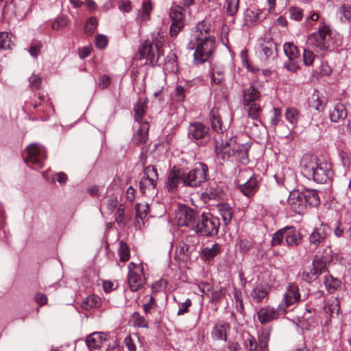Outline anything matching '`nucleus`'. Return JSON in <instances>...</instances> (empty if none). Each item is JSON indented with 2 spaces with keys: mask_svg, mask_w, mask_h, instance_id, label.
<instances>
[{
  "mask_svg": "<svg viewBox=\"0 0 351 351\" xmlns=\"http://www.w3.org/2000/svg\"><path fill=\"white\" fill-rule=\"evenodd\" d=\"M187 48L195 49L193 62L195 64H204L210 60L215 48V38L210 35L208 27L205 28L204 23L195 27Z\"/></svg>",
  "mask_w": 351,
  "mask_h": 351,
  "instance_id": "nucleus-1",
  "label": "nucleus"
},
{
  "mask_svg": "<svg viewBox=\"0 0 351 351\" xmlns=\"http://www.w3.org/2000/svg\"><path fill=\"white\" fill-rule=\"evenodd\" d=\"M302 174L312 178L315 182L324 184L330 182L333 176L332 165L326 161H319L316 157L306 155L301 161Z\"/></svg>",
  "mask_w": 351,
  "mask_h": 351,
  "instance_id": "nucleus-2",
  "label": "nucleus"
},
{
  "mask_svg": "<svg viewBox=\"0 0 351 351\" xmlns=\"http://www.w3.org/2000/svg\"><path fill=\"white\" fill-rule=\"evenodd\" d=\"M287 201L291 210L298 214L303 213L308 206H317L320 203L318 192L313 189L293 191Z\"/></svg>",
  "mask_w": 351,
  "mask_h": 351,
  "instance_id": "nucleus-3",
  "label": "nucleus"
},
{
  "mask_svg": "<svg viewBox=\"0 0 351 351\" xmlns=\"http://www.w3.org/2000/svg\"><path fill=\"white\" fill-rule=\"evenodd\" d=\"M220 221L218 217L212 214L199 215L193 230L202 237H213L217 234Z\"/></svg>",
  "mask_w": 351,
  "mask_h": 351,
  "instance_id": "nucleus-4",
  "label": "nucleus"
},
{
  "mask_svg": "<svg viewBox=\"0 0 351 351\" xmlns=\"http://www.w3.org/2000/svg\"><path fill=\"white\" fill-rule=\"evenodd\" d=\"M208 180V166L205 163L199 162L189 172L184 171L182 184L185 186L195 188L202 186Z\"/></svg>",
  "mask_w": 351,
  "mask_h": 351,
  "instance_id": "nucleus-5",
  "label": "nucleus"
},
{
  "mask_svg": "<svg viewBox=\"0 0 351 351\" xmlns=\"http://www.w3.org/2000/svg\"><path fill=\"white\" fill-rule=\"evenodd\" d=\"M331 38V29L329 26L322 23L317 32L313 33L308 38L309 45L317 48L320 51H326L329 47Z\"/></svg>",
  "mask_w": 351,
  "mask_h": 351,
  "instance_id": "nucleus-6",
  "label": "nucleus"
},
{
  "mask_svg": "<svg viewBox=\"0 0 351 351\" xmlns=\"http://www.w3.org/2000/svg\"><path fill=\"white\" fill-rule=\"evenodd\" d=\"M23 160L32 169H40L43 167L42 159L45 158L43 148L39 144L29 145L23 153Z\"/></svg>",
  "mask_w": 351,
  "mask_h": 351,
  "instance_id": "nucleus-7",
  "label": "nucleus"
},
{
  "mask_svg": "<svg viewBox=\"0 0 351 351\" xmlns=\"http://www.w3.org/2000/svg\"><path fill=\"white\" fill-rule=\"evenodd\" d=\"M188 136L199 145H204L209 141V128L200 122L190 123L188 128Z\"/></svg>",
  "mask_w": 351,
  "mask_h": 351,
  "instance_id": "nucleus-8",
  "label": "nucleus"
},
{
  "mask_svg": "<svg viewBox=\"0 0 351 351\" xmlns=\"http://www.w3.org/2000/svg\"><path fill=\"white\" fill-rule=\"evenodd\" d=\"M284 53L288 60L284 62V66L289 71L295 72L300 67V53L298 47L291 43H286L283 46Z\"/></svg>",
  "mask_w": 351,
  "mask_h": 351,
  "instance_id": "nucleus-9",
  "label": "nucleus"
},
{
  "mask_svg": "<svg viewBox=\"0 0 351 351\" xmlns=\"http://www.w3.org/2000/svg\"><path fill=\"white\" fill-rule=\"evenodd\" d=\"M128 283L129 287L132 291H137L144 284L143 270L139 265L132 262L128 265Z\"/></svg>",
  "mask_w": 351,
  "mask_h": 351,
  "instance_id": "nucleus-10",
  "label": "nucleus"
},
{
  "mask_svg": "<svg viewBox=\"0 0 351 351\" xmlns=\"http://www.w3.org/2000/svg\"><path fill=\"white\" fill-rule=\"evenodd\" d=\"M300 300V294L298 287L291 285L288 287L283 299L278 304V310L281 312V314H285L290 306L295 305Z\"/></svg>",
  "mask_w": 351,
  "mask_h": 351,
  "instance_id": "nucleus-11",
  "label": "nucleus"
},
{
  "mask_svg": "<svg viewBox=\"0 0 351 351\" xmlns=\"http://www.w3.org/2000/svg\"><path fill=\"white\" fill-rule=\"evenodd\" d=\"M199 214L191 208L180 210L177 214L178 223L180 226H188L193 230Z\"/></svg>",
  "mask_w": 351,
  "mask_h": 351,
  "instance_id": "nucleus-12",
  "label": "nucleus"
},
{
  "mask_svg": "<svg viewBox=\"0 0 351 351\" xmlns=\"http://www.w3.org/2000/svg\"><path fill=\"white\" fill-rule=\"evenodd\" d=\"M258 320L261 324H265L273 320H276L279 317L281 312L278 310V307L275 309L270 306H266L261 308L256 313Z\"/></svg>",
  "mask_w": 351,
  "mask_h": 351,
  "instance_id": "nucleus-13",
  "label": "nucleus"
},
{
  "mask_svg": "<svg viewBox=\"0 0 351 351\" xmlns=\"http://www.w3.org/2000/svg\"><path fill=\"white\" fill-rule=\"evenodd\" d=\"M138 51L141 59L146 58L151 65L156 64L159 56L156 54V50L149 41H145L140 46Z\"/></svg>",
  "mask_w": 351,
  "mask_h": 351,
  "instance_id": "nucleus-14",
  "label": "nucleus"
},
{
  "mask_svg": "<svg viewBox=\"0 0 351 351\" xmlns=\"http://www.w3.org/2000/svg\"><path fill=\"white\" fill-rule=\"evenodd\" d=\"M237 143L236 141L233 137L229 138L228 140L224 141L221 140V147H216L217 151L219 149V154L223 160L230 159L232 156L235 154Z\"/></svg>",
  "mask_w": 351,
  "mask_h": 351,
  "instance_id": "nucleus-15",
  "label": "nucleus"
},
{
  "mask_svg": "<svg viewBox=\"0 0 351 351\" xmlns=\"http://www.w3.org/2000/svg\"><path fill=\"white\" fill-rule=\"evenodd\" d=\"M184 171L176 169L174 167L169 173L166 186L170 192H174L177 190L180 182L182 183V176Z\"/></svg>",
  "mask_w": 351,
  "mask_h": 351,
  "instance_id": "nucleus-16",
  "label": "nucleus"
},
{
  "mask_svg": "<svg viewBox=\"0 0 351 351\" xmlns=\"http://www.w3.org/2000/svg\"><path fill=\"white\" fill-rule=\"evenodd\" d=\"M108 335L101 332H95L86 337V343L90 350L98 349L108 339Z\"/></svg>",
  "mask_w": 351,
  "mask_h": 351,
  "instance_id": "nucleus-17",
  "label": "nucleus"
},
{
  "mask_svg": "<svg viewBox=\"0 0 351 351\" xmlns=\"http://www.w3.org/2000/svg\"><path fill=\"white\" fill-rule=\"evenodd\" d=\"M259 55L265 60H273L277 56L276 45L273 41H267L261 44Z\"/></svg>",
  "mask_w": 351,
  "mask_h": 351,
  "instance_id": "nucleus-18",
  "label": "nucleus"
},
{
  "mask_svg": "<svg viewBox=\"0 0 351 351\" xmlns=\"http://www.w3.org/2000/svg\"><path fill=\"white\" fill-rule=\"evenodd\" d=\"M328 226L322 224L320 226L315 228L309 236V241L311 244L317 246L324 242L328 234Z\"/></svg>",
  "mask_w": 351,
  "mask_h": 351,
  "instance_id": "nucleus-19",
  "label": "nucleus"
},
{
  "mask_svg": "<svg viewBox=\"0 0 351 351\" xmlns=\"http://www.w3.org/2000/svg\"><path fill=\"white\" fill-rule=\"evenodd\" d=\"M327 103V97L321 95L318 90H315L308 99L309 106L318 112L324 111Z\"/></svg>",
  "mask_w": 351,
  "mask_h": 351,
  "instance_id": "nucleus-20",
  "label": "nucleus"
},
{
  "mask_svg": "<svg viewBox=\"0 0 351 351\" xmlns=\"http://www.w3.org/2000/svg\"><path fill=\"white\" fill-rule=\"evenodd\" d=\"M243 105L250 104L258 101L261 97V92L257 88L251 85L250 87L243 90Z\"/></svg>",
  "mask_w": 351,
  "mask_h": 351,
  "instance_id": "nucleus-21",
  "label": "nucleus"
},
{
  "mask_svg": "<svg viewBox=\"0 0 351 351\" xmlns=\"http://www.w3.org/2000/svg\"><path fill=\"white\" fill-rule=\"evenodd\" d=\"M27 3L23 0H10L6 2L4 12L12 11L14 15L21 16L25 13Z\"/></svg>",
  "mask_w": 351,
  "mask_h": 351,
  "instance_id": "nucleus-22",
  "label": "nucleus"
},
{
  "mask_svg": "<svg viewBox=\"0 0 351 351\" xmlns=\"http://www.w3.org/2000/svg\"><path fill=\"white\" fill-rule=\"evenodd\" d=\"M285 229V241L287 245L292 247L298 245L301 240L300 232L293 226H287Z\"/></svg>",
  "mask_w": 351,
  "mask_h": 351,
  "instance_id": "nucleus-23",
  "label": "nucleus"
},
{
  "mask_svg": "<svg viewBox=\"0 0 351 351\" xmlns=\"http://www.w3.org/2000/svg\"><path fill=\"white\" fill-rule=\"evenodd\" d=\"M148 99L139 97L134 108V120L141 123L147 109Z\"/></svg>",
  "mask_w": 351,
  "mask_h": 351,
  "instance_id": "nucleus-24",
  "label": "nucleus"
},
{
  "mask_svg": "<svg viewBox=\"0 0 351 351\" xmlns=\"http://www.w3.org/2000/svg\"><path fill=\"white\" fill-rule=\"evenodd\" d=\"M330 119L334 123L345 120L347 117V110L343 104L341 103L337 104L334 109L330 112Z\"/></svg>",
  "mask_w": 351,
  "mask_h": 351,
  "instance_id": "nucleus-25",
  "label": "nucleus"
},
{
  "mask_svg": "<svg viewBox=\"0 0 351 351\" xmlns=\"http://www.w3.org/2000/svg\"><path fill=\"white\" fill-rule=\"evenodd\" d=\"M327 258L322 254H316L312 262L314 274L318 276L327 271Z\"/></svg>",
  "mask_w": 351,
  "mask_h": 351,
  "instance_id": "nucleus-26",
  "label": "nucleus"
},
{
  "mask_svg": "<svg viewBox=\"0 0 351 351\" xmlns=\"http://www.w3.org/2000/svg\"><path fill=\"white\" fill-rule=\"evenodd\" d=\"M269 289L266 285H257L251 291L250 296L257 303L267 298Z\"/></svg>",
  "mask_w": 351,
  "mask_h": 351,
  "instance_id": "nucleus-27",
  "label": "nucleus"
},
{
  "mask_svg": "<svg viewBox=\"0 0 351 351\" xmlns=\"http://www.w3.org/2000/svg\"><path fill=\"white\" fill-rule=\"evenodd\" d=\"M244 346L249 351H267L257 342L256 338L251 335L249 332L243 334Z\"/></svg>",
  "mask_w": 351,
  "mask_h": 351,
  "instance_id": "nucleus-28",
  "label": "nucleus"
},
{
  "mask_svg": "<svg viewBox=\"0 0 351 351\" xmlns=\"http://www.w3.org/2000/svg\"><path fill=\"white\" fill-rule=\"evenodd\" d=\"M191 246L185 242H181L176 247L175 258L178 261H186L190 256Z\"/></svg>",
  "mask_w": 351,
  "mask_h": 351,
  "instance_id": "nucleus-29",
  "label": "nucleus"
},
{
  "mask_svg": "<svg viewBox=\"0 0 351 351\" xmlns=\"http://www.w3.org/2000/svg\"><path fill=\"white\" fill-rule=\"evenodd\" d=\"M229 328V324L226 322L216 324L212 330L213 337L217 340L226 341V331Z\"/></svg>",
  "mask_w": 351,
  "mask_h": 351,
  "instance_id": "nucleus-30",
  "label": "nucleus"
},
{
  "mask_svg": "<svg viewBox=\"0 0 351 351\" xmlns=\"http://www.w3.org/2000/svg\"><path fill=\"white\" fill-rule=\"evenodd\" d=\"M210 121L213 130L217 133H223V125L221 119L219 114L218 110L213 108L210 112Z\"/></svg>",
  "mask_w": 351,
  "mask_h": 351,
  "instance_id": "nucleus-31",
  "label": "nucleus"
},
{
  "mask_svg": "<svg viewBox=\"0 0 351 351\" xmlns=\"http://www.w3.org/2000/svg\"><path fill=\"white\" fill-rule=\"evenodd\" d=\"M256 186V178L251 177L245 183L240 184L239 188L243 195L251 197L254 194Z\"/></svg>",
  "mask_w": 351,
  "mask_h": 351,
  "instance_id": "nucleus-32",
  "label": "nucleus"
},
{
  "mask_svg": "<svg viewBox=\"0 0 351 351\" xmlns=\"http://www.w3.org/2000/svg\"><path fill=\"white\" fill-rule=\"evenodd\" d=\"M148 123L147 121L144 123H141L140 128L138 129V131L136 135L134 136V142L136 145L144 144L148 137Z\"/></svg>",
  "mask_w": 351,
  "mask_h": 351,
  "instance_id": "nucleus-33",
  "label": "nucleus"
},
{
  "mask_svg": "<svg viewBox=\"0 0 351 351\" xmlns=\"http://www.w3.org/2000/svg\"><path fill=\"white\" fill-rule=\"evenodd\" d=\"M250 147V145L248 143H243L241 145L237 144L235 154H237L238 159L242 164L247 165L250 161L248 158V151Z\"/></svg>",
  "mask_w": 351,
  "mask_h": 351,
  "instance_id": "nucleus-34",
  "label": "nucleus"
},
{
  "mask_svg": "<svg viewBox=\"0 0 351 351\" xmlns=\"http://www.w3.org/2000/svg\"><path fill=\"white\" fill-rule=\"evenodd\" d=\"M324 282L327 291L330 293H334L341 285V281L339 278H335L330 274L325 276Z\"/></svg>",
  "mask_w": 351,
  "mask_h": 351,
  "instance_id": "nucleus-35",
  "label": "nucleus"
},
{
  "mask_svg": "<svg viewBox=\"0 0 351 351\" xmlns=\"http://www.w3.org/2000/svg\"><path fill=\"white\" fill-rule=\"evenodd\" d=\"M326 313L330 315L338 314L340 311V301L337 298H331L328 300L324 308Z\"/></svg>",
  "mask_w": 351,
  "mask_h": 351,
  "instance_id": "nucleus-36",
  "label": "nucleus"
},
{
  "mask_svg": "<svg viewBox=\"0 0 351 351\" xmlns=\"http://www.w3.org/2000/svg\"><path fill=\"white\" fill-rule=\"evenodd\" d=\"M219 211L223 221L226 225L230 223L232 218V210L230 206L228 204H221L218 205Z\"/></svg>",
  "mask_w": 351,
  "mask_h": 351,
  "instance_id": "nucleus-37",
  "label": "nucleus"
},
{
  "mask_svg": "<svg viewBox=\"0 0 351 351\" xmlns=\"http://www.w3.org/2000/svg\"><path fill=\"white\" fill-rule=\"evenodd\" d=\"M247 106L248 107L247 117L252 119V120H254L261 123L260 117L262 112V108L261 106L258 104L253 103L250 106Z\"/></svg>",
  "mask_w": 351,
  "mask_h": 351,
  "instance_id": "nucleus-38",
  "label": "nucleus"
},
{
  "mask_svg": "<svg viewBox=\"0 0 351 351\" xmlns=\"http://www.w3.org/2000/svg\"><path fill=\"white\" fill-rule=\"evenodd\" d=\"M221 251L219 244L215 243L210 247L207 246L202 250V254L206 260L213 259Z\"/></svg>",
  "mask_w": 351,
  "mask_h": 351,
  "instance_id": "nucleus-39",
  "label": "nucleus"
},
{
  "mask_svg": "<svg viewBox=\"0 0 351 351\" xmlns=\"http://www.w3.org/2000/svg\"><path fill=\"white\" fill-rule=\"evenodd\" d=\"M171 23H184L183 8L180 5H175L171 8L170 12Z\"/></svg>",
  "mask_w": 351,
  "mask_h": 351,
  "instance_id": "nucleus-40",
  "label": "nucleus"
},
{
  "mask_svg": "<svg viewBox=\"0 0 351 351\" xmlns=\"http://www.w3.org/2000/svg\"><path fill=\"white\" fill-rule=\"evenodd\" d=\"M101 302L100 298L96 295H89L82 302L81 306L83 309L88 311L92 308L99 306Z\"/></svg>",
  "mask_w": 351,
  "mask_h": 351,
  "instance_id": "nucleus-41",
  "label": "nucleus"
},
{
  "mask_svg": "<svg viewBox=\"0 0 351 351\" xmlns=\"http://www.w3.org/2000/svg\"><path fill=\"white\" fill-rule=\"evenodd\" d=\"M245 18L250 22L260 21L265 18L263 13L255 8H250L246 10Z\"/></svg>",
  "mask_w": 351,
  "mask_h": 351,
  "instance_id": "nucleus-42",
  "label": "nucleus"
},
{
  "mask_svg": "<svg viewBox=\"0 0 351 351\" xmlns=\"http://www.w3.org/2000/svg\"><path fill=\"white\" fill-rule=\"evenodd\" d=\"M119 259L121 262H127L130 258V251L128 245L123 241L119 242V247L118 250Z\"/></svg>",
  "mask_w": 351,
  "mask_h": 351,
  "instance_id": "nucleus-43",
  "label": "nucleus"
},
{
  "mask_svg": "<svg viewBox=\"0 0 351 351\" xmlns=\"http://www.w3.org/2000/svg\"><path fill=\"white\" fill-rule=\"evenodd\" d=\"M299 114V111L297 109L288 108L285 112V118L291 125H295L298 123Z\"/></svg>",
  "mask_w": 351,
  "mask_h": 351,
  "instance_id": "nucleus-44",
  "label": "nucleus"
},
{
  "mask_svg": "<svg viewBox=\"0 0 351 351\" xmlns=\"http://www.w3.org/2000/svg\"><path fill=\"white\" fill-rule=\"evenodd\" d=\"M270 339V330L268 329H264L261 331L260 335H258V343L261 345V348H263L267 351H268V343Z\"/></svg>",
  "mask_w": 351,
  "mask_h": 351,
  "instance_id": "nucleus-45",
  "label": "nucleus"
},
{
  "mask_svg": "<svg viewBox=\"0 0 351 351\" xmlns=\"http://www.w3.org/2000/svg\"><path fill=\"white\" fill-rule=\"evenodd\" d=\"M152 5L149 2L143 1L141 10H139V18L141 21H146L149 20Z\"/></svg>",
  "mask_w": 351,
  "mask_h": 351,
  "instance_id": "nucleus-46",
  "label": "nucleus"
},
{
  "mask_svg": "<svg viewBox=\"0 0 351 351\" xmlns=\"http://www.w3.org/2000/svg\"><path fill=\"white\" fill-rule=\"evenodd\" d=\"M135 211L136 217L143 220L148 214L149 206L147 204H137L135 206Z\"/></svg>",
  "mask_w": 351,
  "mask_h": 351,
  "instance_id": "nucleus-47",
  "label": "nucleus"
},
{
  "mask_svg": "<svg viewBox=\"0 0 351 351\" xmlns=\"http://www.w3.org/2000/svg\"><path fill=\"white\" fill-rule=\"evenodd\" d=\"M11 35L7 32H0V49H7L10 48Z\"/></svg>",
  "mask_w": 351,
  "mask_h": 351,
  "instance_id": "nucleus-48",
  "label": "nucleus"
},
{
  "mask_svg": "<svg viewBox=\"0 0 351 351\" xmlns=\"http://www.w3.org/2000/svg\"><path fill=\"white\" fill-rule=\"evenodd\" d=\"M134 325L137 327L148 328V321L138 312L132 314Z\"/></svg>",
  "mask_w": 351,
  "mask_h": 351,
  "instance_id": "nucleus-49",
  "label": "nucleus"
},
{
  "mask_svg": "<svg viewBox=\"0 0 351 351\" xmlns=\"http://www.w3.org/2000/svg\"><path fill=\"white\" fill-rule=\"evenodd\" d=\"M285 232L286 229L284 228L278 230L276 233L274 234L271 241L272 246L282 243L283 240H285Z\"/></svg>",
  "mask_w": 351,
  "mask_h": 351,
  "instance_id": "nucleus-50",
  "label": "nucleus"
},
{
  "mask_svg": "<svg viewBox=\"0 0 351 351\" xmlns=\"http://www.w3.org/2000/svg\"><path fill=\"white\" fill-rule=\"evenodd\" d=\"M240 0H226V10L229 15L233 16L239 10Z\"/></svg>",
  "mask_w": 351,
  "mask_h": 351,
  "instance_id": "nucleus-51",
  "label": "nucleus"
},
{
  "mask_svg": "<svg viewBox=\"0 0 351 351\" xmlns=\"http://www.w3.org/2000/svg\"><path fill=\"white\" fill-rule=\"evenodd\" d=\"M146 178L149 179L151 182L156 184L158 180V173L156 169L153 166H148L144 170V176Z\"/></svg>",
  "mask_w": 351,
  "mask_h": 351,
  "instance_id": "nucleus-52",
  "label": "nucleus"
},
{
  "mask_svg": "<svg viewBox=\"0 0 351 351\" xmlns=\"http://www.w3.org/2000/svg\"><path fill=\"white\" fill-rule=\"evenodd\" d=\"M289 12L290 14V18L297 21H300L303 18V10L295 6H291L289 8Z\"/></svg>",
  "mask_w": 351,
  "mask_h": 351,
  "instance_id": "nucleus-53",
  "label": "nucleus"
},
{
  "mask_svg": "<svg viewBox=\"0 0 351 351\" xmlns=\"http://www.w3.org/2000/svg\"><path fill=\"white\" fill-rule=\"evenodd\" d=\"M238 245L242 253H247L253 246V241L251 239H243L239 241Z\"/></svg>",
  "mask_w": 351,
  "mask_h": 351,
  "instance_id": "nucleus-54",
  "label": "nucleus"
},
{
  "mask_svg": "<svg viewBox=\"0 0 351 351\" xmlns=\"http://www.w3.org/2000/svg\"><path fill=\"white\" fill-rule=\"evenodd\" d=\"M156 183L151 182L149 179L143 176L140 181V190L143 193H145L146 189H154L156 186Z\"/></svg>",
  "mask_w": 351,
  "mask_h": 351,
  "instance_id": "nucleus-55",
  "label": "nucleus"
},
{
  "mask_svg": "<svg viewBox=\"0 0 351 351\" xmlns=\"http://www.w3.org/2000/svg\"><path fill=\"white\" fill-rule=\"evenodd\" d=\"M164 41V37L160 34V33H158L156 36H155L153 39L152 42L150 43L152 45H153L154 47L156 50V53H158V56L160 54L161 52V47L162 46V43Z\"/></svg>",
  "mask_w": 351,
  "mask_h": 351,
  "instance_id": "nucleus-56",
  "label": "nucleus"
},
{
  "mask_svg": "<svg viewBox=\"0 0 351 351\" xmlns=\"http://www.w3.org/2000/svg\"><path fill=\"white\" fill-rule=\"evenodd\" d=\"M97 27V21L95 19L89 18L87 19L84 25V32L88 34H91L94 32Z\"/></svg>",
  "mask_w": 351,
  "mask_h": 351,
  "instance_id": "nucleus-57",
  "label": "nucleus"
},
{
  "mask_svg": "<svg viewBox=\"0 0 351 351\" xmlns=\"http://www.w3.org/2000/svg\"><path fill=\"white\" fill-rule=\"evenodd\" d=\"M68 24V19L66 16L58 17L52 23V28L55 30H60Z\"/></svg>",
  "mask_w": 351,
  "mask_h": 351,
  "instance_id": "nucleus-58",
  "label": "nucleus"
},
{
  "mask_svg": "<svg viewBox=\"0 0 351 351\" xmlns=\"http://www.w3.org/2000/svg\"><path fill=\"white\" fill-rule=\"evenodd\" d=\"M173 99L177 102L183 101L185 99V88L182 86H177L173 93Z\"/></svg>",
  "mask_w": 351,
  "mask_h": 351,
  "instance_id": "nucleus-59",
  "label": "nucleus"
},
{
  "mask_svg": "<svg viewBox=\"0 0 351 351\" xmlns=\"http://www.w3.org/2000/svg\"><path fill=\"white\" fill-rule=\"evenodd\" d=\"M319 276L314 274V270L310 269L309 271L304 269L302 274V279L306 282H311L315 280Z\"/></svg>",
  "mask_w": 351,
  "mask_h": 351,
  "instance_id": "nucleus-60",
  "label": "nucleus"
},
{
  "mask_svg": "<svg viewBox=\"0 0 351 351\" xmlns=\"http://www.w3.org/2000/svg\"><path fill=\"white\" fill-rule=\"evenodd\" d=\"M339 13L344 18L345 21H351V6L349 5H343L339 9Z\"/></svg>",
  "mask_w": 351,
  "mask_h": 351,
  "instance_id": "nucleus-61",
  "label": "nucleus"
},
{
  "mask_svg": "<svg viewBox=\"0 0 351 351\" xmlns=\"http://www.w3.org/2000/svg\"><path fill=\"white\" fill-rule=\"evenodd\" d=\"M226 290L223 288H221L219 290L215 291L212 293L210 302L214 303H218L225 296Z\"/></svg>",
  "mask_w": 351,
  "mask_h": 351,
  "instance_id": "nucleus-62",
  "label": "nucleus"
},
{
  "mask_svg": "<svg viewBox=\"0 0 351 351\" xmlns=\"http://www.w3.org/2000/svg\"><path fill=\"white\" fill-rule=\"evenodd\" d=\"M156 306L155 298L153 296H151L148 300V302L145 304H143V308L145 313L147 315L148 317V315L150 314L152 310Z\"/></svg>",
  "mask_w": 351,
  "mask_h": 351,
  "instance_id": "nucleus-63",
  "label": "nucleus"
},
{
  "mask_svg": "<svg viewBox=\"0 0 351 351\" xmlns=\"http://www.w3.org/2000/svg\"><path fill=\"white\" fill-rule=\"evenodd\" d=\"M124 213L125 206L123 204H120L115 213V221L118 223L125 225Z\"/></svg>",
  "mask_w": 351,
  "mask_h": 351,
  "instance_id": "nucleus-64",
  "label": "nucleus"
}]
</instances>
